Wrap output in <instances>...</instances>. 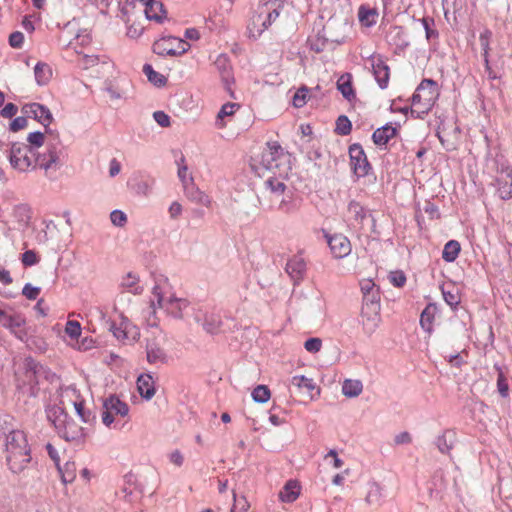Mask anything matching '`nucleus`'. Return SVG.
<instances>
[{
	"mask_svg": "<svg viewBox=\"0 0 512 512\" xmlns=\"http://www.w3.org/2000/svg\"><path fill=\"white\" fill-rule=\"evenodd\" d=\"M287 177L288 174L282 176L281 173H274L264 181V187L270 193L271 202L277 203L276 206L272 205L271 208L282 214L290 215L299 210V204L285 183Z\"/></svg>",
	"mask_w": 512,
	"mask_h": 512,
	"instance_id": "obj_1",
	"label": "nucleus"
},
{
	"mask_svg": "<svg viewBox=\"0 0 512 512\" xmlns=\"http://www.w3.org/2000/svg\"><path fill=\"white\" fill-rule=\"evenodd\" d=\"M33 156L36 168L43 169L47 176L50 171L59 170L63 166L66 158L65 149L61 144L59 133L49 136L45 151H36V155Z\"/></svg>",
	"mask_w": 512,
	"mask_h": 512,
	"instance_id": "obj_2",
	"label": "nucleus"
},
{
	"mask_svg": "<svg viewBox=\"0 0 512 512\" xmlns=\"http://www.w3.org/2000/svg\"><path fill=\"white\" fill-rule=\"evenodd\" d=\"M437 96L436 82L431 79L422 80L412 95L411 100L414 109H411V115L422 119L432 109Z\"/></svg>",
	"mask_w": 512,
	"mask_h": 512,
	"instance_id": "obj_3",
	"label": "nucleus"
},
{
	"mask_svg": "<svg viewBox=\"0 0 512 512\" xmlns=\"http://www.w3.org/2000/svg\"><path fill=\"white\" fill-rule=\"evenodd\" d=\"M188 307V301L173 295L166 297L159 285H155L150 300L151 314H155L156 308H161L174 318H182V311Z\"/></svg>",
	"mask_w": 512,
	"mask_h": 512,
	"instance_id": "obj_4",
	"label": "nucleus"
},
{
	"mask_svg": "<svg viewBox=\"0 0 512 512\" xmlns=\"http://www.w3.org/2000/svg\"><path fill=\"white\" fill-rule=\"evenodd\" d=\"M260 165L263 169L274 173L288 174L290 171L288 155L277 143H267V148L261 154Z\"/></svg>",
	"mask_w": 512,
	"mask_h": 512,
	"instance_id": "obj_5",
	"label": "nucleus"
},
{
	"mask_svg": "<svg viewBox=\"0 0 512 512\" xmlns=\"http://www.w3.org/2000/svg\"><path fill=\"white\" fill-rule=\"evenodd\" d=\"M7 157L10 165L18 172H27L30 169H36L34 165V156L30 148L24 143H12L8 150Z\"/></svg>",
	"mask_w": 512,
	"mask_h": 512,
	"instance_id": "obj_6",
	"label": "nucleus"
},
{
	"mask_svg": "<svg viewBox=\"0 0 512 512\" xmlns=\"http://www.w3.org/2000/svg\"><path fill=\"white\" fill-rule=\"evenodd\" d=\"M0 325L9 330L17 339H27L26 319L21 313L13 311L11 307L3 309L0 307Z\"/></svg>",
	"mask_w": 512,
	"mask_h": 512,
	"instance_id": "obj_7",
	"label": "nucleus"
},
{
	"mask_svg": "<svg viewBox=\"0 0 512 512\" xmlns=\"http://www.w3.org/2000/svg\"><path fill=\"white\" fill-rule=\"evenodd\" d=\"M190 45L182 39L168 36L162 37L153 45L154 52L161 56H177L184 54Z\"/></svg>",
	"mask_w": 512,
	"mask_h": 512,
	"instance_id": "obj_8",
	"label": "nucleus"
},
{
	"mask_svg": "<svg viewBox=\"0 0 512 512\" xmlns=\"http://www.w3.org/2000/svg\"><path fill=\"white\" fill-rule=\"evenodd\" d=\"M22 113L26 115V117L33 118L41 123L45 128V133H49V136L57 133L49 128L54 118L49 108L45 105L36 102L26 104L22 107Z\"/></svg>",
	"mask_w": 512,
	"mask_h": 512,
	"instance_id": "obj_9",
	"label": "nucleus"
},
{
	"mask_svg": "<svg viewBox=\"0 0 512 512\" xmlns=\"http://www.w3.org/2000/svg\"><path fill=\"white\" fill-rule=\"evenodd\" d=\"M108 330L114 337L123 344H132L138 340L140 333L136 326L132 325L127 319H122L119 325L115 322L106 321Z\"/></svg>",
	"mask_w": 512,
	"mask_h": 512,
	"instance_id": "obj_10",
	"label": "nucleus"
},
{
	"mask_svg": "<svg viewBox=\"0 0 512 512\" xmlns=\"http://www.w3.org/2000/svg\"><path fill=\"white\" fill-rule=\"evenodd\" d=\"M23 367L25 370V377L32 386L38 385L42 379L50 380L55 376L49 369L32 357L25 358Z\"/></svg>",
	"mask_w": 512,
	"mask_h": 512,
	"instance_id": "obj_11",
	"label": "nucleus"
},
{
	"mask_svg": "<svg viewBox=\"0 0 512 512\" xmlns=\"http://www.w3.org/2000/svg\"><path fill=\"white\" fill-rule=\"evenodd\" d=\"M145 352L146 360L151 365H165L170 360L163 342L155 337L146 340Z\"/></svg>",
	"mask_w": 512,
	"mask_h": 512,
	"instance_id": "obj_12",
	"label": "nucleus"
},
{
	"mask_svg": "<svg viewBox=\"0 0 512 512\" xmlns=\"http://www.w3.org/2000/svg\"><path fill=\"white\" fill-rule=\"evenodd\" d=\"M281 9L282 4L279 0H270L264 4L262 11L253 20L254 26L261 21L262 28L258 30L259 35L279 17Z\"/></svg>",
	"mask_w": 512,
	"mask_h": 512,
	"instance_id": "obj_13",
	"label": "nucleus"
},
{
	"mask_svg": "<svg viewBox=\"0 0 512 512\" xmlns=\"http://www.w3.org/2000/svg\"><path fill=\"white\" fill-rule=\"evenodd\" d=\"M351 167L355 175L364 177L368 175L371 166L360 144H353L349 148Z\"/></svg>",
	"mask_w": 512,
	"mask_h": 512,
	"instance_id": "obj_14",
	"label": "nucleus"
},
{
	"mask_svg": "<svg viewBox=\"0 0 512 512\" xmlns=\"http://www.w3.org/2000/svg\"><path fill=\"white\" fill-rule=\"evenodd\" d=\"M372 72L381 89H385L389 83L390 69L381 55H372L369 58Z\"/></svg>",
	"mask_w": 512,
	"mask_h": 512,
	"instance_id": "obj_15",
	"label": "nucleus"
},
{
	"mask_svg": "<svg viewBox=\"0 0 512 512\" xmlns=\"http://www.w3.org/2000/svg\"><path fill=\"white\" fill-rule=\"evenodd\" d=\"M214 65L221 76L225 89L230 93L232 97H234L231 91V84L233 83L234 78L229 57L226 54L218 55L214 61Z\"/></svg>",
	"mask_w": 512,
	"mask_h": 512,
	"instance_id": "obj_16",
	"label": "nucleus"
},
{
	"mask_svg": "<svg viewBox=\"0 0 512 512\" xmlns=\"http://www.w3.org/2000/svg\"><path fill=\"white\" fill-rule=\"evenodd\" d=\"M6 461L13 473H20L31 461L30 448L26 447V449L6 455Z\"/></svg>",
	"mask_w": 512,
	"mask_h": 512,
	"instance_id": "obj_17",
	"label": "nucleus"
},
{
	"mask_svg": "<svg viewBox=\"0 0 512 512\" xmlns=\"http://www.w3.org/2000/svg\"><path fill=\"white\" fill-rule=\"evenodd\" d=\"M360 318L364 333L368 336H371L380 324V309H361Z\"/></svg>",
	"mask_w": 512,
	"mask_h": 512,
	"instance_id": "obj_18",
	"label": "nucleus"
},
{
	"mask_svg": "<svg viewBox=\"0 0 512 512\" xmlns=\"http://www.w3.org/2000/svg\"><path fill=\"white\" fill-rule=\"evenodd\" d=\"M328 245L336 258H343L350 254L351 244L349 239L342 234H335L328 238Z\"/></svg>",
	"mask_w": 512,
	"mask_h": 512,
	"instance_id": "obj_19",
	"label": "nucleus"
},
{
	"mask_svg": "<svg viewBox=\"0 0 512 512\" xmlns=\"http://www.w3.org/2000/svg\"><path fill=\"white\" fill-rule=\"evenodd\" d=\"M5 447L6 455L29 447L25 433L20 430H12L9 432V434L6 435Z\"/></svg>",
	"mask_w": 512,
	"mask_h": 512,
	"instance_id": "obj_20",
	"label": "nucleus"
},
{
	"mask_svg": "<svg viewBox=\"0 0 512 512\" xmlns=\"http://www.w3.org/2000/svg\"><path fill=\"white\" fill-rule=\"evenodd\" d=\"M137 389L141 397L150 400L156 392L155 382L151 374H141L137 379Z\"/></svg>",
	"mask_w": 512,
	"mask_h": 512,
	"instance_id": "obj_21",
	"label": "nucleus"
},
{
	"mask_svg": "<svg viewBox=\"0 0 512 512\" xmlns=\"http://www.w3.org/2000/svg\"><path fill=\"white\" fill-rule=\"evenodd\" d=\"M58 434L66 441H76L82 438V428L67 417V422L57 429Z\"/></svg>",
	"mask_w": 512,
	"mask_h": 512,
	"instance_id": "obj_22",
	"label": "nucleus"
},
{
	"mask_svg": "<svg viewBox=\"0 0 512 512\" xmlns=\"http://www.w3.org/2000/svg\"><path fill=\"white\" fill-rule=\"evenodd\" d=\"M103 409H106L110 413L121 417H125L129 413L128 405L115 395H110L104 400Z\"/></svg>",
	"mask_w": 512,
	"mask_h": 512,
	"instance_id": "obj_23",
	"label": "nucleus"
},
{
	"mask_svg": "<svg viewBox=\"0 0 512 512\" xmlns=\"http://www.w3.org/2000/svg\"><path fill=\"white\" fill-rule=\"evenodd\" d=\"M285 270L288 275L296 282L303 278L306 270V263L302 257L294 256L287 262Z\"/></svg>",
	"mask_w": 512,
	"mask_h": 512,
	"instance_id": "obj_24",
	"label": "nucleus"
},
{
	"mask_svg": "<svg viewBox=\"0 0 512 512\" xmlns=\"http://www.w3.org/2000/svg\"><path fill=\"white\" fill-rule=\"evenodd\" d=\"M396 133L397 129L395 127L386 124L373 132L372 140L378 146L386 145L390 139L395 137Z\"/></svg>",
	"mask_w": 512,
	"mask_h": 512,
	"instance_id": "obj_25",
	"label": "nucleus"
},
{
	"mask_svg": "<svg viewBox=\"0 0 512 512\" xmlns=\"http://www.w3.org/2000/svg\"><path fill=\"white\" fill-rule=\"evenodd\" d=\"M183 186L188 199L203 206L210 205V198L204 192L195 187L192 179H190V182L184 184Z\"/></svg>",
	"mask_w": 512,
	"mask_h": 512,
	"instance_id": "obj_26",
	"label": "nucleus"
},
{
	"mask_svg": "<svg viewBox=\"0 0 512 512\" xmlns=\"http://www.w3.org/2000/svg\"><path fill=\"white\" fill-rule=\"evenodd\" d=\"M437 312V305L435 303H429L421 313L420 325L429 334L433 331V321Z\"/></svg>",
	"mask_w": 512,
	"mask_h": 512,
	"instance_id": "obj_27",
	"label": "nucleus"
},
{
	"mask_svg": "<svg viewBox=\"0 0 512 512\" xmlns=\"http://www.w3.org/2000/svg\"><path fill=\"white\" fill-rule=\"evenodd\" d=\"M46 416L48 421L53 424L56 430L59 427H62L63 423L67 422L68 417L64 409L57 405L48 406L46 408Z\"/></svg>",
	"mask_w": 512,
	"mask_h": 512,
	"instance_id": "obj_28",
	"label": "nucleus"
},
{
	"mask_svg": "<svg viewBox=\"0 0 512 512\" xmlns=\"http://www.w3.org/2000/svg\"><path fill=\"white\" fill-rule=\"evenodd\" d=\"M337 89L340 91L342 96L348 101H352L356 97L355 91L352 86V75L350 73H344L338 78Z\"/></svg>",
	"mask_w": 512,
	"mask_h": 512,
	"instance_id": "obj_29",
	"label": "nucleus"
},
{
	"mask_svg": "<svg viewBox=\"0 0 512 512\" xmlns=\"http://www.w3.org/2000/svg\"><path fill=\"white\" fill-rule=\"evenodd\" d=\"M456 441V433L453 430H446L436 438L435 444L442 454H448Z\"/></svg>",
	"mask_w": 512,
	"mask_h": 512,
	"instance_id": "obj_30",
	"label": "nucleus"
},
{
	"mask_svg": "<svg viewBox=\"0 0 512 512\" xmlns=\"http://www.w3.org/2000/svg\"><path fill=\"white\" fill-rule=\"evenodd\" d=\"M387 38L390 44H393L398 48L404 49L409 46V41L403 27L401 26H392L389 29Z\"/></svg>",
	"mask_w": 512,
	"mask_h": 512,
	"instance_id": "obj_31",
	"label": "nucleus"
},
{
	"mask_svg": "<svg viewBox=\"0 0 512 512\" xmlns=\"http://www.w3.org/2000/svg\"><path fill=\"white\" fill-rule=\"evenodd\" d=\"M300 494V486L297 481L289 480L279 493L282 502H294Z\"/></svg>",
	"mask_w": 512,
	"mask_h": 512,
	"instance_id": "obj_32",
	"label": "nucleus"
},
{
	"mask_svg": "<svg viewBox=\"0 0 512 512\" xmlns=\"http://www.w3.org/2000/svg\"><path fill=\"white\" fill-rule=\"evenodd\" d=\"M145 6V15L149 20H154L157 23H162L166 15V10L161 2L149 3Z\"/></svg>",
	"mask_w": 512,
	"mask_h": 512,
	"instance_id": "obj_33",
	"label": "nucleus"
},
{
	"mask_svg": "<svg viewBox=\"0 0 512 512\" xmlns=\"http://www.w3.org/2000/svg\"><path fill=\"white\" fill-rule=\"evenodd\" d=\"M120 286L134 294V295H138V294H141L143 292V287L139 285V278L138 276H136L135 274L129 272L127 273L121 280V283H120Z\"/></svg>",
	"mask_w": 512,
	"mask_h": 512,
	"instance_id": "obj_34",
	"label": "nucleus"
},
{
	"mask_svg": "<svg viewBox=\"0 0 512 512\" xmlns=\"http://www.w3.org/2000/svg\"><path fill=\"white\" fill-rule=\"evenodd\" d=\"M34 75L38 85H46L52 77L51 67L44 62H38L34 67Z\"/></svg>",
	"mask_w": 512,
	"mask_h": 512,
	"instance_id": "obj_35",
	"label": "nucleus"
},
{
	"mask_svg": "<svg viewBox=\"0 0 512 512\" xmlns=\"http://www.w3.org/2000/svg\"><path fill=\"white\" fill-rule=\"evenodd\" d=\"M363 391V384L360 380L346 379L342 384V393L348 398H355Z\"/></svg>",
	"mask_w": 512,
	"mask_h": 512,
	"instance_id": "obj_36",
	"label": "nucleus"
},
{
	"mask_svg": "<svg viewBox=\"0 0 512 512\" xmlns=\"http://www.w3.org/2000/svg\"><path fill=\"white\" fill-rule=\"evenodd\" d=\"M45 135H46L45 131L44 132L35 131V132L28 134V136H27L28 144H26V145L28 146V148H30L32 155H36V151H38V149L40 147H42L43 144L49 140V138L46 139ZM47 135H49V133H47Z\"/></svg>",
	"mask_w": 512,
	"mask_h": 512,
	"instance_id": "obj_37",
	"label": "nucleus"
},
{
	"mask_svg": "<svg viewBox=\"0 0 512 512\" xmlns=\"http://www.w3.org/2000/svg\"><path fill=\"white\" fill-rule=\"evenodd\" d=\"M58 472L61 476L63 484L72 483L76 478V464L73 461H67L62 467L60 464L57 466Z\"/></svg>",
	"mask_w": 512,
	"mask_h": 512,
	"instance_id": "obj_38",
	"label": "nucleus"
},
{
	"mask_svg": "<svg viewBox=\"0 0 512 512\" xmlns=\"http://www.w3.org/2000/svg\"><path fill=\"white\" fill-rule=\"evenodd\" d=\"M239 107L240 105L238 103H225L217 114L215 125L220 129L224 128L225 123L223 119L225 117L233 116L236 110L239 109Z\"/></svg>",
	"mask_w": 512,
	"mask_h": 512,
	"instance_id": "obj_39",
	"label": "nucleus"
},
{
	"mask_svg": "<svg viewBox=\"0 0 512 512\" xmlns=\"http://www.w3.org/2000/svg\"><path fill=\"white\" fill-rule=\"evenodd\" d=\"M221 326L222 320L219 314L211 313L205 316L203 328L206 332L216 334L220 332Z\"/></svg>",
	"mask_w": 512,
	"mask_h": 512,
	"instance_id": "obj_40",
	"label": "nucleus"
},
{
	"mask_svg": "<svg viewBox=\"0 0 512 512\" xmlns=\"http://www.w3.org/2000/svg\"><path fill=\"white\" fill-rule=\"evenodd\" d=\"M460 250V243L456 240H450L444 246L442 258L446 262H454L458 257Z\"/></svg>",
	"mask_w": 512,
	"mask_h": 512,
	"instance_id": "obj_41",
	"label": "nucleus"
},
{
	"mask_svg": "<svg viewBox=\"0 0 512 512\" xmlns=\"http://www.w3.org/2000/svg\"><path fill=\"white\" fill-rule=\"evenodd\" d=\"M143 73L146 75L148 80L157 87H162L166 84L167 79L165 76L155 71L150 64H145L143 66Z\"/></svg>",
	"mask_w": 512,
	"mask_h": 512,
	"instance_id": "obj_42",
	"label": "nucleus"
},
{
	"mask_svg": "<svg viewBox=\"0 0 512 512\" xmlns=\"http://www.w3.org/2000/svg\"><path fill=\"white\" fill-rule=\"evenodd\" d=\"M377 15L378 14L375 9H370L365 6H360V8H359V12H358L359 21L367 27H371L372 25H374L376 23Z\"/></svg>",
	"mask_w": 512,
	"mask_h": 512,
	"instance_id": "obj_43",
	"label": "nucleus"
},
{
	"mask_svg": "<svg viewBox=\"0 0 512 512\" xmlns=\"http://www.w3.org/2000/svg\"><path fill=\"white\" fill-rule=\"evenodd\" d=\"M491 37H492V32L489 29H485L483 32H481V34L479 36L480 45L483 50V59H484L485 67L487 70H490L488 53H489V49H490L489 44H490Z\"/></svg>",
	"mask_w": 512,
	"mask_h": 512,
	"instance_id": "obj_44",
	"label": "nucleus"
},
{
	"mask_svg": "<svg viewBox=\"0 0 512 512\" xmlns=\"http://www.w3.org/2000/svg\"><path fill=\"white\" fill-rule=\"evenodd\" d=\"M291 385H293L299 389H306L308 392H311L314 389H316L313 379L307 378L303 375H301V376L297 375V376L292 377Z\"/></svg>",
	"mask_w": 512,
	"mask_h": 512,
	"instance_id": "obj_45",
	"label": "nucleus"
},
{
	"mask_svg": "<svg viewBox=\"0 0 512 512\" xmlns=\"http://www.w3.org/2000/svg\"><path fill=\"white\" fill-rule=\"evenodd\" d=\"M251 396L257 403H266L270 399L271 394L266 385H258L253 389Z\"/></svg>",
	"mask_w": 512,
	"mask_h": 512,
	"instance_id": "obj_46",
	"label": "nucleus"
},
{
	"mask_svg": "<svg viewBox=\"0 0 512 512\" xmlns=\"http://www.w3.org/2000/svg\"><path fill=\"white\" fill-rule=\"evenodd\" d=\"M380 309L379 291H372L370 294L363 295V303L361 309Z\"/></svg>",
	"mask_w": 512,
	"mask_h": 512,
	"instance_id": "obj_47",
	"label": "nucleus"
},
{
	"mask_svg": "<svg viewBox=\"0 0 512 512\" xmlns=\"http://www.w3.org/2000/svg\"><path fill=\"white\" fill-rule=\"evenodd\" d=\"M348 211L352 217L358 222L362 223L366 218V210L356 201H351L348 205Z\"/></svg>",
	"mask_w": 512,
	"mask_h": 512,
	"instance_id": "obj_48",
	"label": "nucleus"
},
{
	"mask_svg": "<svg viewBox=\"0 0 512 512\" xmlns=\"http://www.w3.org/2000/svg\"><path fill=\"white\" fill-rule=\"evenodd\" d=\"M352 124L347 116L341 115L336 120V133L346 136L351 132Z\"/></svg>",
	"mask_w": 512,
	"mask_h": 512,
	"instance_id": "obj_49",
	"label": "nucleus"
},
{
	"mask_svg": "<svg viewBox=\"0 0 512 512\" xmlns=\"http://www.w3.org/2000/svg\"><path fill=\"white\" fill-rule=\"evenodd\" d=\"M382 493L381 487L377 483L369 485V490L366 496V502L370 505L378 504L380 502Z\"/></svg>",
	"mask_w": 512,
	"mask_h": 512,
	"instance_id": "obj_50",
	"label": "nucleus"
},
{
	"mask_svg": "<svg viewBox=\"0 0 512 512\" xmlns=\"http://www.w3.org/2000/svg\"><path fill=\"white\" fill-rule=\"evenodd\" d=\"M497 193L503 200L512 197V181L497 180Z\"/></svg>",
	"mask_w": 512,
	"mask_h": 512,
	"instance_id": "obj_51",
	"label": "nucleus"
},
{
	"mask_svg": "<svg viewBox=\"0 0 512 512\" xmlns=\"http://www.w3.org/2000/svg\"><path fill=\"white\" fill-rule=\"evenodd\" d=\"M420 22L425 30L427 40H431L432 38H435L438 36V32L432 28L434 26L433 18L424 17V18L420 19Z\"/></svg>",
	"mask_w": 512,
	"mask_h": 512,
	"instance_id": "obj_52",
	"label": "nucleus"
},
{
	"mask_svg": "<svg viewBox=\"0 0 512 512\" xmlns=\"http://www.w3.org/2000/svg\"><path fill=\"white\" fill-rule=\"evenodd\" d=\"M308 92L309 89L305 86H302L297 90V92L293 96V105L296 108H301L306 104Z\"/></svg>",
	"mask_w": 512,
	"mask_h": 512,
	"instance_id": "obj_53",
	"label": "nucleus"
},
{
	"mask_svg": "<svg viewBox=\"0 0 512 512\" xmlns=\"http://www.w3.org/2000/svg\"><path fill=\"white\" fill-rule=\"evenodd\" d=\"M327 43L328 40L320 34L315 39L309 40L310 49L317 53L322 52L326 48Z\"/></svg>",
	"mask_w": 512,
	"mask_h": 512,
	"instance_id": "obj_54",
	"label": "nucleus"
},
{
	"mask_svg": "<svg viewBox=\"0 0 512 512\" xmlns=\"http://www.w3.org/2000/svg\"><path fill=\"white\" fill-rule=\"evenodd\" d=\"M110 220L113 225L123 227L127 222V216L123 211L116 209L110 213Z\"/></svg>",
	"mask_w": 512,
	"mask_h": 512,
	"instance_id": "obj_55",
	"label": "nucleus"
},
{
	"mask_svg": "<svg viewBox=\"0 0 512 512\" xmlns=\"http://www.w3.org/2000/svg\"><path fill=\"white\" fill-rule=\"evenodd\" d=\"M74 407L78 416L84 423H89L94 418L90 411L85 410L83 402H74Z\"/></svg>",
	"mask_w": 512,
	"mask_h": 512,
	"instance_id": "obj_56",
	"label": "nucleus"
},
{
	"mask_svg": "<svg viewBox=\"0 0 512 512\" xmlns=\"http://www.w3.org/2000/svg\"><path fill=\"white\" fill-rule=\"evenodd\" d=\"M233 496H234V504H233L230 512H247L249 509L248 501L244 497L237 498L235 493L233 494Z\"/></svg>",
	"mask_w": 512,
	"mask_h": 512,
	"instance_id": "obj_57",
	"label": "nucleus"
},
{
	"mask_svg": "<svg viewBox=\"0 0 512 512\" xmlns=\"http://www.w3.org/2000/svg\"><path fill=\"white\" fill-rule=\"evenodd\" d=\"M322 347V340L317 337L309 338L304 343V348L310 353H317Z\"/></svg>",
	"mask_w": 512,
	"mask_h": 512,
	"instance_id": "obj_58",
	"label": "nucleus"
},
{
	"mask_svg": "<svg viewBox=\"0 0 512 512\" xmlns=\"http://www.w3.org/2000/svg\"><path fill=\"white\" fill-rule=\"evenodd\" d=\"M66 334L75 339L80 336L81 334V326L80 323L77 321H68L65 328Z\"/></svg>",
	"mask_w": 512,
	"mask_h": 512,
	"instance_id": "obj_59",
	"label": "nucleus"
},
{
	"mask_svg": "<svg viewBox=\"0 0 512 512\" xmlns=\"http://www.w3.org/2000/svg\"><path fill=\"white\" fill-rule=\"evenodd\" d=\"M40 291L41 289L39 287H34L30 283H27L22 289V294L29 300H36Z\"/></svg>",
	"mask_w": 512,
	"mask_h": 512,
	"instance_id": "obj_60",
	"label": "nucleus"
},
{
	"mask_svg": "<svg viewBox=\"0 0 512 512\" xmlns=\"http://www.w3.org/2000/svg\"><path fill=\"white\" fill-rule=\"evenodd\" d=\"M389 280L395 287H402L406 282V276L402 271H393L389 275Z\"/></svg>",
	"mask_w": 512,
	"mask_h": 512,
	"instance_id": "obj_61",
	"label": "nucleus"
},
{
	"mask_svg": "<svg viewBox=\"0 0 512 512\" xmlns=\"http://www.w3.org/2000/svg\"><path fill=\"white\" fill-rule=\"evenodd\" d=\"M442 294H443V298H444L445 302L451 308H455L459 304L460 298L457 293H454L452 291H446V290L442 289Z\"/></svg>",
	"mask_w": 512,
	"mask_h": 512,
	"instance_id": "obj_62",
	"label": "nucleus"
},
{
	"mask_svg": "<svg viewBox=\"0 0 512 512\" xmlns=\"http://www.w3.org/2000/svg\"><path fill=\"white\" fill-rule=\"evenodd\" d=\"M153 118L161 127H169L170 126V117L163 111H155L153 113Z\"/></svg>",
	"mask_w": 512,
	"mask_h": 512,
	"instance_id": "obj_63",
	"label": "nucleus"
},
{
	"mask_svg": "<svg viewBox=\"0 0 512 512\" xmlns=\"http://www.w3.org/2000/svg\"><path fill=\"white\" fill-rule=\"evenodd\" d=\"M24 41V35L20 31H16L10 34L9 36V44L13 48H20Z\"/></svg>",
	"mask_w": 512,
	"mask_h": 512,
	"instance_id": "obj_64",
	"label": "nucleus"
}]
</instances>
